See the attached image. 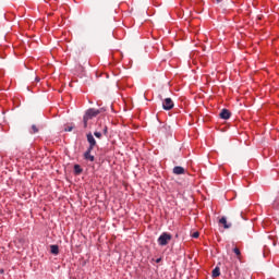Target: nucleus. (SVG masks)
Here are the masks:
<instances>
[{"mask_svg":"<svg viewBox=\"0 0 279 279\" xmlns=\"http://www.w3.org/2000/svg\"><path fill=\"white\" fill-rule=\"evenodd\" d=\"M172 236L170 233L163 232L159 238H158V243L161 246L169 245V241H171Z\"/></svg>","mask_w":279,"mask_h":279,"instance_id":"obj_1","label":"nucleus"},{"mask_svg":"<svg viewBox=\"0 0 279 279\" xmlns=\"http://www.w3.org/2000/svg\"><path fill=\"white\" fill-rule=\"evenodd\" d=\"M101 110L99 109H88L86 111V113L84 114V117H86L87 119H94V117H97V114H100Z\"/></svg>","mask_w":279,"mask_h":279,"instance_id":"obj_2","label":"nucleus"},{"mask_svg":"<svg viewBox=\"0 0 279 279\" xmlns=\"http://www.w3.org/2000/svg\"><path fill=\"white\" fill-rule=\"evenodd\" d=\"M173 100L171 98H166L162 102L163 110H173Z\"/></svg>","mask_w":279,"mask_h":279,"instance_id":"obj_3","label":"nucleus"},{"mask_svg":"<svg viewBox=\"0 0 279 279\" xmlns=\"http://www.w3.org/2000/svg\"><path fill=\"white\" fill-rule=\"evenodd\" d=\"M172 173H174V175H184L185 170L181 166H177L173 168Z\"/></svg>","mask_w":279,"mask_h":279,"instance_id":"obj_4","label":"nucleus"},{"mask_svg":"<svg viewBox=\"0 0 279 279\" xmlns=\"http://www.w3.org/2000/svg\"><path fill=\"white\" fill-rule=\"evenodd\" d=\"M219 223H220V226H223L225 230L232 228V223H228V219L226 217H222L219 220Z\"/></svg>","mask_w":279,"mask_h":279,"instance_id":"obj_5","label":"nucleus"},{"mask_svg":"<svg viewBox=\"0 0 279 279\" xmlns=\"http://www.w3.org/2000/svg\"><path fill=\"white\" fill-rule=\"evenodd\" d=\"M220 119L228 120L231 117L230 110L228 109H222L221 112L219 113Z\"/></svg>","mask_w":279,"mask_h":279,"instance_id":"obj_6","label":"nucleus"},{"mask_svg":"<svg viewBox=\"0 0 279 279\" xmlns=\"http://www.w3.org/2000/svg\"><path fill=\"white\" fill-rule=\"evenodd\" d=\"M87 142L90 146L97 147V141L95 140V136H93V133L87 134Z\"/></svg>","mask_w":279,"mask_h":279,"instance_id":"obj_7","label":"nucleus"},{"mask_svg":"<svg viewBox=\"0 0 279 279\" xmlns=\"http://www.w3.org/2000/svg\"><path fill=\"white\" fill-rule=\"evenodd\" d=\"M50 252L51 254H53L54 256H58V254H60V248L58 245H50Z\"/></svg>","mask_w":279,"mask_h":279,"instance_id":"obj_8","label":"nucleus"},{"mask_svg":"<svg viewBox=\"0 0 279 279\" xmlns=\"http://www.w3.org/2000/svg\"><path fill=\"white\" fill-rule=\"evenodd\" d=\"M84 159L89 160V162H95V156L90 155V153H84Z\"/></svg>","mask_w":279,"mask_h":279,"instance_id":"obj_9","label":"nucleus"},{"mask_svg":"<svg viewBox=\"0 0 279 279\" xmlns=\"http://www.w3.org/2000/svg\"><path fill=\"white\" fill-rule=\"evenodd\" d=\"M83 171H84V169H82V167L80 165H74L75 175H80Z\"/></svg>","mask_w":279,"mask_h":279,"instance_id":"obj_10","label":"nucleus"},{"mask_svg":"<svg viewBox=\"0 0 279 279\" xmlns=\"http://www.w3.org/2000/svg\"><path fill=\"white\" fill-rule=\"evenodd\" d=\"M211 275H213V278H219V276H221V271H220L219 267H216L213 270Z\"/></svg>","mask_w":279,"mask_h":279,"instance_id":"obj_11","label":"nucleus"},{"mask_svg":"<svg viewBox=\"0 0 279 279\" xmlns=\"http://www.w3.org/2000/svg\"><path fill=\"white\" fill-rule=\"evenodd\" d=\"M233 252L235 253V255L238 256L239 260H241V250H239V247H234Z\"/></svg>","mask_w":279,"mask_h":279,"instance_id":"obj_12","label":"nucleus"},{"mask_svg":"<svg viewBox=\"0 0 279 279\" xmlns=\"http://www.w3.org/2000/svg\"><path fill=\"white\" fill-rule=\"evenodd\" d=\"M88 121H90L86 116L83 117V123H84V128H88Z\"/></svg>","mask_w":279,"mask_h":279,"instance_id":"obj_13","label":"nucleus"},{"mask_svg":"<svg viewBox=\"0 0 279 279\" xmlns=\"http://www.w3.org/2000/svg\"><path fill=\"white\" fill-rule=\"evenodd\" d=\"M32 134H37V132H38V126H36V124H33L32 125Z\"/></svg>","mask_w":279,"mask_h":279,"instance_id":"obj_14","label":"nucleus"},{"mask_svg":"<svg viewBox=\"0 0 279 279\" xmlns=\"http://www.w3.org/2000/svg\"><path fill=\"white\" fill-rule=\"evenodd\" d=\"M73 125H70V126H66L65 129H64V132H73Z\"/></svg>","mask_w":279,"mask_h":279,"instance_id":"obj_15","label":"nucleus"},{"mask_svg":"<svg viewBox=\"0 0 279 279\" xmlns=\"http://www.w3.org/2000/svg\"><path fill=\"white\" fill-rule=\"evenodd\" d=\"M95 149V146H88V148H87V150L85 151V153H88V154H90V151H93Z\"/></svg>","mask_w":279,"mask_h":279,"instance_id":"obj_16","label":"nucleus"},{"mask_svg":"<svg viewBox=\"0 0 279 279\" xmlns=\"http://www.w3.org/2000/svg\"><path fill=\"white\" fill-rule=\"evenodd\" d=\"M192 238L193 239H199V232H194L193 234H192Z\"/></svg>","mask_w":279,"mask_h":279,"instance_id":"obj_17","label":"nucleus"},{"mask_svg":"<svg viewBox=\"0 0 279 279\" xmlns=\"http://www.w3.org/2000/svg\"><path fill=\"white\" fill-rule=\"evenodd\" d=\"M94 136H96V138H101V132H97V131H96V132L94 133Z\"/></svg>","mask_w":279,"mask_h":279,"instance_id":"obj_18","label":"nucleus"},{"mask_svg":"<svg viewBox=\"0 0 279 279\" xmlns=\"http://www.w3.org/2000/svg\"><path fill=\"white\" fill-rule=\"evenodd\" d=\"M104 134H108V126H105L104 130H102Z\"/></svg>","mask_w":279,"mask_h":279,"instance_id":"obj_19","label":"nucleus"},{"mask_svg":"<svg viewBox=\"0 0 279 279\" xmlns=\"http://www.w3.org/2000/svg\"><path fill=\"white\" fill-rule=\"evenodd\" d=\"M156 263H160V258H158V259L156 260Z\"/></svg>","mask_w":279,"mask_h":279,"instance_id":"obj_20","label":"nucleus"},{"mask_svg":"<svg viewBox=\"0 0 279 279\" xmlns=\"http://www.w3.org/2000/svg\"><path fill=\"white\" fill-rule=\"evenodd\" d=\"M217 3H221V0H217Z\"/></svg>","mask_w":279,"mask_h":279,"instance_id":"obj_21","label":"nucleus"},{"mask_svg":"<svg viewBox=\"0 0 279 279\" xmlns=\"http://www.w3.org/2000/svg\"><path fill=\"white\" fill-rule=\"evenodd\" d=\"M240 216H241V217H242V219H243V213H241V214H240Z\"/></svg>","mask_w":279,"mask_h":279,"instance_id":"obj_22","label":"nucleus"}]
</instances>
